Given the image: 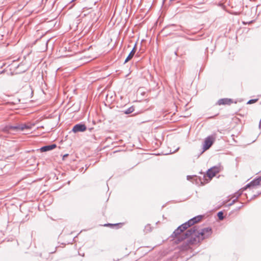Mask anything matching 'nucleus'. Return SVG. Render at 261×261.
Segmentation results:
<instances>
[{
    "label": "nucleus",
    "instance_id": "obj_22",
    "mask_svg": "<svg viewBox=\"0 0 261 261\" xmlns=\"http://www.w3.org/2000/svg\"><path fill=\"white\" fill-rule=\"evenodd\" d=\"M68 156V154H65L63 156V160H65V159Z\"/></svg>",
    "mask_w": 261,
    "mask_h": 261
},
{
    "label": "nucleus",
    "instance_id": "obj_32",
    "mask_svg": "<svg viewBox=\"0 0 261 261\" xmlns=\"http://www.w3.org/2000/svg\"><path fill=\"white\" fill-rule=\"evenodd\" d=\"M193 7H195V8H199V7H197V6H193Z\"/></svg>",
    "mask_w": 261,
    "mask_h": 261
},
{
    "label": "nucleus",
    "instance_id": "obj_2",
    "mask_svg": "<svg viewBox=\"0 0 261 261\" xmlns=\"http://www.w3.org/2000/svg\"><path fill=\"white\" fill-rule=\"evenodd\" d=\"M221 171L220 166H215L208 169L205 174H203L202 171L200 172L202 176H199L198 178L202 185L209 182L216 175Z\"/></svg>",
    "mask_w": 261,
    "mask_h": 261
},
{
    "label": "nucleus",
    "instance_id": "obj_3",
    "mask_svg": "<svg viewBox=\"0 0 261 261\" xmlns=\"http://www.w3.org/2000/svg\"><path fill=\"white\" fill-rule=\"evenodd\" d=\"M193 226L191 219L187 222L182 223L177 227L174 230L170 236V238L174 239V242L182 234L185 232L188 229L191 228Z\"/></svg>",
    "mask_w": 261,
    "mask_h": 261
},
{
    "label": "nucleus",
    "instance_id": "obj_16",
    "mask_svg": "<svg viewBox=\"0 0 261 261\" xmlns=\"http://www.w3.org/2000/svg\"><path fill=\"white\" fill-rule=\"evenodd\" d=\"M217 217L219 219V220H223L224 218V214H223V212L221 211H219L218 213H217Z\"/></svg>",
    "mask_w": 261,
    "mask_h": 261
},
{
    "label": "nucleus",
    "instance_id": "obj_31",
    "mask_svg": "<svg viewBox=\"0 0 261 261\" xmlns=\"http://www.w3.org/2000/svg\"><path fill=\"white\" fill-rule=\"evenodd\" d=\"M202 4H203V3L196 4L195 5H202Z\"/></svg>",
    "mask_w": 261,
    "mask_h": 261
},
{
    "label": "nucleus",
    "instance_id": "obj_14",
    "mask_svg": "<svg viewBox=\"0 0 261 261\" xmlns=\"http://www.w3.org/2000/svg\"><path fill=\"white\" fill-rule=\"evenodd\" d=\"M135 111V107L133 106L126 109H124L121 111V112H122L123 114L129 115L133 113Z\"/></svg>",
    "mask_w": 261,
    "mask_h": 261
},
{
    "label": "nucleus",
    "instance_id": "obj_18",
    "mask_svg": "<svg viewBox=\"0 0 261 261\" xmlns=\"http://www.w3.org/2000/svg\"><path fill=\"white\" fill-rule=\"evenodd\" d=\"M151 231V227L150 224H147L145 226L144 231L146 232H150Z\"/></svg>",
    "mask_w": 261,
    "mask_h": 261
},
{
    "label": "nucleus",
    "instance_id": "obj_21",
    "mask_svg": "<svg viewBox=\"0 0 261 261\" xmlns=\"http://www.w3.org/2000/svg\"><path fill=\"white\" fill-rule=\"evenodd\" d=\"M257 180L258 181L260 186H261V176L256 177Z\"/></svg>",
    "mask_w": 261,
    "mask_h": 261
},
{
    "label": "nucleus",
    "instance_id": "obj_17",
    "mask_svg": "<svg viewBox=\"0 0 261 261\" xmlns=\"http://www.w3.org/2000/svg\"><path fill=\"white\" fill-rule=\"evenodd\" d=\"M242 194V192L239 193L238 196L234 199H233L230 203H229V204H228L226 206L227 207H229L230 206H231L232 205H233V204H234V203L237 201L238 197Z\"/></svg>",
    "mask_w": 261,
    "mask_h": 261
},
{
    "label": "nucleus",
    "instance_id": "obj_6",
    "mask_svg": "<svg viewBox=\"0 0 261 261\" xmlns=\"http://www.w3.org/2000/svg\"><path fill=\"white\" fill-rule=\"evenodd\" d=\"M215 138L213 136H208L205 138L202 146V151L200 154H202L204 151L208 149L211 146L214 144Z\"/></svg>",
    "mask_w": 261,
    "mask_h": 261
},
{
    "label": "nucleus",
    "instance_id": "obj_15",
    "mask_svg": "<svg viewBox=\"0 0 261 261\" xmlns=\"http://www.w3.org/2000/svg\"><path fill=\"white\" fill-rule=\"evenodd\" d=\"M123 223H116V224H112V223H106L105 224H104V226H109V227H110L111 228H114L115 227H117V228H118V226L119 225H122Z\"/></svg>",
    "mask_w": 261,
    "mask_h": 261
},
{
    "label": "nucleus",
    "instance_id": "obj_12",
    "mask_svg": "<svg viewBox=\"0 0 261 261\" xmlns=\"http://www.w3.org/2000/svg\"><path fill=\"white\" fill-rule=\"evenodd\" d=\"M136 49H137V42H136V43L134 45V47L133 48V49H132L130 52L129 53V54H128L127 57L126 58V59L124 61V64L126 63L127 62H128L129 60H130L133 58V57L134 56L135 54L136 51Z\"/></svg>",
    "mask_w": 261,
    "mask_h": 261
},
{
    "label": "nucleus",
    "instance_id": "obj_10",
    "mask_svg": "<svg viewBox=\"0 0 261 261\" xmlns=\"http://www.w3.org/2000/svg\"><path fill=\"white\" fill-rule=\"evenodd\" d=\"M57 147V145L55 143L42 146L40 149L41 152H47L54 149Z\"/></svg>",
    "mask_w": 261,
    "mask_h": 261
},
{
    "label": "nucleus",
    "instance_id": "obj_9",
    "mask_svg": "<svg viewBox=\"0 0 261 261\" xmlns=\"http://www.w3.org/2000/svg\"><path fill=\"white\" fill-rule=\"evenodd\" d=\"M233 103V99L231 98H223L219 99L217 102H216V105H230Z\"/></svg>",
    "mask_w": 261,
    "mask_h": 261
},
{
    "label": "nucleus",
    "instance_id": "obj_30",
    "mask_svg": "<svg viewBox=\"0 0 261 261\" xmlns=\"http://www.w3.org/2000/svg\"><path fill=\"white\" fill-rule=\"evenodd\" d=\"M226 202H227L226 201H224L223 202V204H225L226 203Z\"/></svg>",
    "mask_w": 261,
    "mask_h": 261
},
{
    "label": "nucleus",
    "instance_id": "obj_1",
    "mask_svg": "<svg viewBox=\"0 0 261 261\" xmlns=\"http://www.w3.org/2000/svg\"><path fill=\"white\" fill-rule=\"evenodd\" d=\"M198 227L194 226L188 229L185 232L180 235L175 241V244H178L187 240L180 246L181 251H187L190 249V246L201 243V242L210 237L212 233L211 227H205L198 230Z\"/></svg>",
    "mask_w": 261,
    "mask_h": 261
},
{
    "label": "nucleus",
    "instance_id": "obj_4",
    "mask_svg": "<svg viewBox=\"0 0 261 261\" xmlns=\"http://www.w3.org/2000/svg\"><path fill=\"white\" fill-rule=\"evenodd\" d=\"M180 25L175 24H170L165 27L162 30V32L166 36L171 34L174 31H178L181 29Z\"/></svg>",
    "mask_w": 261,
    "mask_h": 261
},
{
    "label": "nucleus",
    "instance_id": "obj_20",
    "mask_svg": "<svg viewBox=\"0 0 261 261\" xmlns=\"http://www.w3.org/2000/svg\"><path fill=\"white\" fill-rule=\"evenodd\" d=\"M260 194H261V191L259 192H258L256 194L253 195L251 198L249 199V201L254 199V198H256L257 196H258Z\"/></svg>",
    "mask_w": 261,
    "mask_h": 261
},
{
    "label": "nucleus",
    "instance_id": "obj_24",
    "mask_svg": "<svg viewBox=\"0 0 261 261\" xmlns=\"http://www.w3.org/2000/svg\"><path fill=\"white\" fill-rule=\"evenodd\" d=\"M218 115V114H217L215 116L209 117L208 118H210V119L214 118L216 116H217Z\"/></svg>",
    "mask_w": 261,
    "mask_h": 261
},
{
    "label": "nucleus",
    "instance_id": "obj_13",
    "mask_svg": "<svg viewBox=\"0 0 261 261\" xmlns=\"http://www.w3.org/2000/svg\"><path fill=\"white\" fill-rule=\"evenodd\" d=\"M202 215H199L191 218V220L193 225H194L195 224L199 222L202 219Z\"/></svg>",
    "mask_w": 261,
    "mask_h": 261
},
{
    "label": "nucleus",
    "instance_id": "obj_7",
    "mask_svg": "<svg viewBox=\"0 0 261 261\" xmlns=\"http://www.w3.org/2000/svg\"><path fill=\"white\" fill-rule=\"evenodd\" d=\"M87 129V126L83 122H80L75 124L72 129L71 132L76 134L78 133H82L86 131Z\"/></svg>",
    "mask_w": 261,
    "mask_h": 261
},
{
    "label": "nucleus",
    "instance_id": "obj_27",
    "mask_svg": "<svg viewBox=\"0 0 261 261\" xmlns=\"http://www.w3.org/2000/svg\"><path fill=\"white\" fill-rule=\"evenodd\" d=\"M179 147H178L175 151H173L172 153H174L177 150H178L179 149Z\"/></svg>",
    "mask_w": 261,
    "mask_h": 261
},
{
    "label": "nucleus",
    "instance_id": "obj_35",
    "mask_svg": "<svg viewBox=\"0 0 261 261\" xmlns=\"http://www.w3.org/2000/svg\"><path fill=\"white\" fill-rule=\"evenodd\" d=\"M260 123H261V120H260V121H259V125H260Z\"/></svg>",
    "mask_w": 261,
    "mask_h": 261
},
{
    "label": "nucleus",
    "instance_id": "obj_36",
    "mask_svg": "<svg viewBox=\"0 0 261 261\" xmlns=\"http://www.w3.org/2000/svg\"><path fill=\"white\" fill-rule=\"evenodd\" d=\"M260 105H261V102H260Z\"/></svg>",
    "mask_w": 261,
    "mask_h": 261
},
{
    "label": "nucleus",
    "instance_id": "obj_5",
    "mask_svg": "<svg viewBox=\"0 0 261 261\" xmlns=\"http://www.w3.org/2000/svg\"><path fill=\"white\" fill-rule=\"evenodd\" d=\"M2 129L3 132L8 134L20 132L19 123H17L16 125L6 124Z\"/></svg>",
    "mask_w": 261,
    "mask_h": 261
},
{
    "label": "nucleus",
    "instance_id": "obj_26",
    "mask_svg": "<svg viewBox=\"0 0 261 261\" xmlns=\"http://www.w3.org/2000/svg\"><path fill=\"white\" fill-rule=\"evenodd\" d=\"M243 207V205H242L241 206H239L238 208V210H240V208H241L242 207Z\"/></svg>",
    "mask_w": 261,
    "mask_h": 261
},
{
    "label": "nucleus",
    "instance_id": "obj_19",
    "mask_svg": "<svg viewBox=\"0 0 261 261\" xmlns=\"http://www.w3.org/2000/svg\"><path fill=\"white\" fill-rule=\"evenodd\" d=\"M258 100V98L251 99L249 100L247 102V104L251 105V104H252V103H254L257 102Z\"/></svg>",
    "mask_w": 261,
    "mask_h": 261
},
{
    "label": "nucleus",
    "instance_id": "obj_34",
    "mask_svg": "<svg viewBox=\"0 0 261 261\" xmlns=\"http://www.w3.org/2000/svg\"><path fill=\"white\" fill-rule=\"evenodd\" d=\"M165 0H163V4H164V3H165Z\"/></svg>",
    "mask_w": 261,
    "mask_h": 261
},
{
    "label": "nucleus",
    "instance_id": "obj_11",
    "mask_svg": "<svg viewBox=\"0 0 261 261\" xmlns=\"http://www.w3.org/2000/svg\"><path fill=\"white\" fill-rule=\"evenodd\" d=\"M35 125L34 123H19L20 132L24 130H31Z\"/></svg>",
    "mask_w": 261,
    "mask_h": 261
},
{
    "label": "nucleus",
    "instance_id": "obj_25",
    "mask_svg": "<svg viewBox=\"0 0 261 261\" xmlns=\"http://www.w3.org/2000/svg\"><path fill=\"white\" fill-rule=\"evenodd\" d=\"M29 92L31 93V94L32 95L33 94V91L31 90H29Z\"/></svg>",
    "mask_w": 261,
    "mask_h": 261
},
{
    "label": "nucleus",
    "instance_id": "obj_23",
    "mask_svg": "<svg viewBox=\"0 0 261 261\" xmlns=\"http://www.w3.org/2000/svg\"><path fill=\"white\" fill-rule=\"evenodd\" d=\"M192 177L193 176H191V175H188L187 176V178L188 180H190L192 178Z\"/></svg>",
    "mask_w": 261,
    "mask_h": 261
},
{
    "label": "nucleus",
    "instance_id": "obj_8",
    "mask_svg": "<svg viewBox=\"0 0 261 261\" xmlns=\"http://www.w3.org/2000/svg\"><path fill=\"white\" fill-rule=\"evenodd\" d=\"M257 186H260L258 181L257 180V179L256 177L254 178L252 180H251L250 182L247 184L244 187L241 189L242 190V191L246 190L247 189H251V188H253L254 187H256Z\"/></svg>",
    "mask_w": 261,
    "mask_h": 261
},
{
    "label": "nucleus",
    "instance_id": "obj_29",
    "mask_svg": "<svg viewBox=\"0 0 261 261\" xmlns=\"http://www.w3.org/2000/svg\"><path fill=\"white\" fill-rule=\"evenodd\" d=\"M74 4H72L70 7H69V9H71L73 6H74Z\"/></svg>",
    "mask_w": 261,
    "mask_h": 261
},
{
    "label": "nucleus",
    "instance_id": "obj_33",
    "mask_svg": "<svg viewBox=\"0 0 261 261\" xmlns=\"http://www.w3.org/2000/svg\"><path fill=\"white\" fill-rule=\"evenodd\" d=\"M174 54H175V55H176V56H177V51H175V52H174Z\"/></svg>",
    "mask_w": 261,
    "mask_h": 261
},
{
    "label": "nucleus",
    "instance_id": "obj_28",
    "mask_svg": "<svg viewBox=\"0 0 261 261\" xmlns=\"http://www.w3.org/2000/svg\"><path fill=\"white\" fill-rule=\"evenodd\" d=\"M93 129V127H91V128H89V131H90V132H91V130H92Z\"/></svg>",
    "mask_w": 261,
    "mask_h": 261
}]
</instances>
